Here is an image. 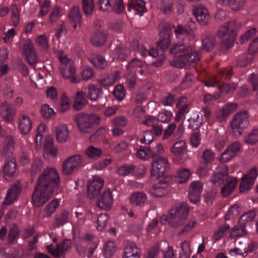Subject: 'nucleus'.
Returning <instances> with one entry per match:
<instances>
[{
	"mask_svg": "<svg viewBox=\"0 0 258 258\" xmlns=\"http://www.w3.org/2000/svg\"><path fill=\"white\" fill-rule=\"evenodd\" d=\"M43 168V164L42 160L39 159L34 160L32 164L31 173L32 176H35L39 173Z\"/></svg>",
	"mask_w": 258,
	"mask_h": 258,
	"instance_id": "obj_47",
	"label": "nucleus"
},
{
	"mask_svg": "<svg viewBox=\"0 0 258 258\" xmlns=\"http://www.w3.org/2000/svg\"><path fill=\"white\" fill-rule=\"evenodd\" d=\"M19 233L18 227L16 225H13L10 228L8 236V241L9 243H12L14 242L16 237Z\"/></svg>",
	"mask_w": 258,
	"mask_h": 258,
	"instance_id": "obj_51",
	"label": "nucleus"
},
{
	"mask_svg": "<svg viewBox=\"0 0 258 258\" xmlns=\"http://www.w3.org/2000/svg\"><path fill=\"white\" fill-rule=\"evenodd\" d=\"M69 221V213L66 211H62L59 214L56 216L54 225L58 227L63 225Z\"/></svg>",
	"mask_w": 258,
	"mask_h": 258,
	"instance_id": "obj_36",
	"label": "nucleus"
},
{
	"mask_svg": "<svg viewBox=\"0 0 258 258\" xmlns=\"http://www.w3.org/2000/svg\"><path fill=\"white\" fill-rule=\"evenodd\" d=\"M32 121L27 115H23L20 120L19 128L22 134L26 135L30 131L32 127Z\"/></svg>",
	"mask_w": 258,
	"mask_h": 258,
	"instance_id": "obj_28",
	"label": "nucleus"
},
{
	"mask_svg": "<svg viewBox=\"0 0 258 258\" xmlns=\"http://www.w3.org/2000/svg\"><path fill=\"white\" fill-rule=\"evenodd\" d=\"M119 74L117 72H114L113 73L101 78L99 80V83L104 86L111 85L116 81Z\"/></svg>",
	"mask_w": 258,
	"mask_h": 258,
	"instance_id": "obj_37",
	"label": "nucleus"
},
{
	"mask_svg": "<svg viewBox=\"0 0 258 258\" xmlns=\"http://www.w3.org/2000/svg\"><path fill=\"white\" fill-rule=\"evenodd\" d=\"M186 144L184 141L180 140L175 142L171 149L172 152L175 155L182 154L185 150Z\"/></svg>",
	"mask_w": 258,
	"mask_h": 258,
	"instance_id": "obj_45",
	"label": "nucleus"
},
{
	"mask_svg": "<svg viewBox=\"0 0 258 258\" xmlns=\"http://www.w3.org/2000/svg\"><path fill=\"white\" fill-rule=\"evenodd\" d=\"M248 112L244 110L238 112L234 115L231 121V126L232 135L236 138L240 137L243 130L248 126Z\"/></svg>",
	"mask_w": 258,
	"mask_h": 258,
	"instance_id": "obj_6",
	"label": "nucleus"
},
{
	"mask_svg": "<svg viewBox=\"0 0 258 258\" xmlns=\"http://www.w3.org/2000/svg\"><path fill=\"white\" fill-rule=\"evenodd\" d=\"M200 59L201 53L199 51H186L184 54L179 55L175 59L174 65L178 68L186 69L199 61Z\"/></svg>",
	"mask_w": 258,
	"mask_h": 258,
	"instance_id": "obj_7",
	"label": "nucleus"
},
{
	"mask_svg": "<svg viewBox=\"0 0 258 258\" xmlns=\"http://www.w3.org/2000/svg\"><path fill=\"white\" fill-rule=\"evenodd\" d=\"M74 120L77 124L79 131L87 134L91 133L95 126L99 124L100 117L93 113L81 112L74 115Z\"/></svg>",
	"mask_w": 258,
	"mask_h": 258,
	"instance_id": "obj_4",
	"label": "nucleus"
},
{
	"mask_svg": "<svg viewBox=\"0 0 258 258\" xmlns=\"http://www.w3.org/2000/svg\"><path fill=\"white\" fill-rule=\"evenodd\" d=\"M108 219L109 217L107 214L100 215L97 219V229L99 231H102L105 227Z\"/></svg>",
	"mask_w": 258,
	"mask_h": 258,
	"instance_id": "obj_49",
	"label": "nucleus"
},
{
	"mask_svg": "<svg viewBox=\"0 0 258 258\" xmlns=\"http://www.w3.org/2000/svg\"><path fill=\"white\" fill-rule=\"evenodd\" d=\"M246 0H231L228 4L233 10H239L245 4Z\"/></svg>",
	"mask_w": 258,
	"mask_h": 258,
	"instance_id": "obj_62",
	"label": "nucleus"
},
{
	"mask_svg": "<svg viewBox=\"0 0 258 258\" xmlns=\"http://www.w3.org/2000/svg\"><path fill=\"white\" fill-rule=\"evenodd\" d=\"M91 62L98 69H103L107 66L105 59L101 56L98 55L91 60Z\"/></svg>",
	"mask_w": 258,
	"mask_h": 258,
	"instance_id": "obj_48",
	"label": "nucleus"
},
{
	"mask_svg": "<svg viewBox=\"0 0 258 258\" xmlns=\"http://www.w3.org/2000/svg\"><path fill=\"white\" fill-rule=\"evenodd\" d=\"M136 166L133 165H123L117 170V173L121 176H126L130 173H135Z\"/></svg>",
	"mask_w": 258,
	"mask_h": 258,
	"instance_id": "obj_44",
	"label": "nucleus"
},
{
	"mask_svg": "<svg viewBox=\"0 0 258 258\" xmlns=\"http://www.w3.org/2000/svg\"><path fill=\"white\" fill-rule=\"evenodd\" d=\"M87 100L85 98L82 93L78 92L76 94L73 107L76 110L79 111L82 109L87 105Z\"/></svg>",
	"mask_w": 258,
	"mask_h": 258,
	"instance_id": "obj_30",
	"label": "nucleus"
},
{
	"mask_svg": "<svg viewBox=\"0 0 258 258\" xmlns=\"http://www.w3.org/2000/svg\"><path fill=\"white\" fill-rule=\"evenodd\" d=\"M41 113L43 118L49 119L51 116L55 114L53 109L50 108L48 105L44 104L42 106Z\"/></svg>",
	"mask_w": 258,
	"mask_h": 258,
	"instance_id": "obj_54",
	"label": "nucleus"
},
{
	"mask_svg": "<svg viewBox=\"0 0 258 258\" xmlns=\"http://www.w3.org/2000/svg\"><path fill=\"white\" fill-rule=\"evenodd\" d=\"M188 208L186 203H182L170 210L168 216L163 215L160 221L162 224L167 222L171 227L177 228L182 225L188 214Z\"/></svg>",
	"mask_w": 258,
	"mask_h": 258,
	"instance_id": "obj_2",
	"label": "nucleus"
},
{
	"mask_svg": "<svg viewBox=\"0 0 258 258\" xmlns=\"http://www.w3.org/2000/svg\"><path fill=\"white\" fill-rule=\"evenodd\" d=\"M0 113L4 119L8 121H11L15 114L14 106L10 103H4L0 108Z\"/></svg>",
	"mask_w": 258,
	"mask_h": 258,
	"instance_id": "obj_20",
	"label": "nucleus"
},
{
	"mask_svg": "<svg viewBox=\"0 0 258 258\" xmlns=\"http://www.w3.org/2000/svg\"><path fill=\"white\" fill-rule=\"evenodd\" d=\"M232 71L231 69H224L219 72V74L216 77L215 80H219V77L221 78L222 80L223 79L229 80L232 76Z\"/></svg>",
	"mask_w": 258,
	"mask_h": 258,
	"instance_id": "obj_59",
	"label": "nucleus"
},
{
	"mask_svg": "<svg viewBox=\"0 0 258 258\" xmlns=\"http://www.w3.org/2000/svg\"><path fill=\"white\" fill-rule=\"evenodd\" d=\"M246 231L244 227H239L235 226L232 228V232L230 234V236L232 238L234 237H240L246 234Z\"/></svg>",
	"mask_w": 258,
	"mask_h": 258,
	"instance_id": "obj_58",
	"label": "nucleus"
},
{
	"mask_svg": "<svg viewBox=\"0 0 258 258\" xmlns=\"http://www.w3.org/2000/svg\"><path fill=\"white\" fill-rule=\"evenodd\" d=\"M113 203V198L111 192L109 190H105L97 199L96 205L102 210H109Z\"/></svg>",
	"mask_w": 258,
	"mask_h": 258,
	"instance_id": "obj_12",
	"label": "nucleus"
},
{
	"mask_svg": "<svg viewBox=\"0 0 258 258\" xmlns=\"http://www.w3.org/2000/svg\"><path fill=\"white\" fill-rule=\"evenodd\" d=\"M56 139L60 143L67 141L69 136V131L67 124H60L56 128Z\"/></svg>",
	"mask_w": 258,
	"mask_h": 258,
	"instance_id": "obj_21",
	"label": "nucleus"
},
{
	"mask_svg": "<svg viewBox=\"0 0 258 258\" xmlns=\"http://www.w3.org/2000/svg\"><path fill=\"white\" fill-rule=\"evenodd\" d=\"M104 255L106 257L111 256L116 249V246L114 242L109 241L106 243L104 247Z\"/></svg>",
	"mask_w": 258,
	"mask_h": 258,
	"instance_id": "obj_50",
	"label": "nucleus"
},
{
	"mask_svg": "<svg viewBox=\"0 0 258 258\" xmlns=\"http://www.w3.org/2000/svg\"><path fill=\"white\" fill-rule=\"evenodd\" d=\"M16 166V160L13 157H9V158L6 159L3 168L5 178H7V177H12L15 174Z\"/></svg>",
	"mask_w": 258,
	"mask_h": 258,
	"instance_id": "obj_18",
	"label": "nucleus"
},
{
	"mask_svg": "<svg viewBox=\"0 0 258 258\" xmlns=\"http://www.w3.org/2000/svg\"><path fill=\"white\" fill-rule=\"evenodd\" d=\"M172 179V177L170 176H166L163 179H160L159 182L151 189V194L157 198L166 196L170 190L169 186Z\"/></svg>",
	"mask_w": 258,
	"mask_h": 258,
	"instance_id": "obj_9",
	"label": "nucleus"
},
{
	"mask_svg": "<svg viewBox=\"0 0 258 258\" xmlns=\"http://www.w3.org/2000/svg\"><path fill=\"white\" fill-rule=\"evenodd\" d=\"M82 158L80 155H73L66 159L62 164V172L65 175L71 174L73 171L81 166Z\"/></svg>",
	"mask_w": 258,
	"mask_h": 258,
	"instance_id": "obj_10",
	"label": "nucleus"
},
{
	"mask_svg": "<svg viewBox=\"0 0 258 258\" xmlns=\"http://www.w3.org/2000/svg\"><path fill=\"white\" fill-rule=\"evenodd\" d=\"M193 13L197 21L201 25H206L208 24L210 17L208 10L205 7H195L193 10Z\"/></svg>",
	"mask_w": 258,
	"mask_h": 258,
	"instance_id": "obj_15",
	"label": "nucleus"
},
{
	"mask_svg": "<svg viewBox=\"0 0 258 258\" xmlns=\"http://www.w3.org/2000/svg\"><path fill=\"white\" fill-rule=\"evenodd\" d=\"M70 104L69 98L65 95L62 94L60 97V103L58 108V111L59 113H63L67 111L70 108Z\"/></svg>",
	"mask_w": 258,
	"mask_h": 258,
	"instance_id": "obj_39",
	"label": "nucleus"
},
{
	"mask_svg": "<svg viewBox=\"0 0 258 258\" xmlns=\"http://www.w3.org/2000/svg\"><path fill=\"white\" fill-rule=\"evenodd\" d=\"M244 142L249 145H253L258 142V130L254 129L246 136L244 138Z\"/></svg>",
	"mask_w": 258,
	"mask_h": 258,
	"instance_id": "obj_41",
	"label": "nucleus"
},
{
	"mask_svg": "<svg viewBox=\"0 0 258 258\" xmlns=\"http://www.w3.org/2000/svg\"><path fill=\"white\" fill-rule=\"evenodd\" d=\"M59 181V177L54 168H46L43 171L37 180L32 195V202L35 207L43 206L52 197Z\"/></svg>",
	"mask_w": 258,
	"mask_h": 258,
	"instance_id": "obj_1",
	"label": "nucleus"
},
{
	"mask_svg": "<svg viewBox=\"0 0 258 258\" xmlns=\"http://www.w3.org/2000/svg\"><path fill=\"white\" fill-rule=\"evenodd\" d=\"M159 31V39L156 42L158 50L164 52L167 50L171 43V35L172 34L173 25L167 21H162L158 26Z\"/></svg>",
	"mask_w": 258,
	"mask_h": 258,
	"instance_id": "obj_5",
	"label": "nucleus"
},
{
	"mask_svg": "<svg viewBox=\"0 0 258 258\" xmlns=\"http://www.w3.org/2000/svg\"><path fill=\"white\" fill-rule=\"evenodd\" d=\"M59 205L57 199L52 200L45 208V215L44 217H49L56 210Z\"/></svg>",
	"mask_w": 258,
	"mask_h": 258,
	"instance_id": "obj_42",
	"label": "nucleus"
},
{
	"mask_svg": "<svg viewBox=\"0 0 258 258\" xmlns=\"http://www.w3.org/2000/svg\"><path fill=\"white\" fill-rule=\"evenodd\" d=\"M188 49V46H185L182 41H178L172 45V47L169 50V53L171 55H173L175 56L178 53L187 51Z\"/></svg>",
	"mask_w": 258,
	"mask_h": 258,
	"instance_id": "obj_29",
	"label": "nucleus"
},
{
	"mask_svg": "<svg viewBox=\"0 0 258 258\" xmlns=\"http://www.w3.org/2000/svg\"><path fill=\"white\" fill-rule=\"evenodd\" d=\"M76 72V67L74 64L70 62L62 63L60 67V73L66 79L71 78Z\"/></svg>",
	"mask_w": 258,
	"mask_h": 258,
	"instance_id": "obj_23",
	"label": "nucleus"
},
{
	"mask_svg": "<svg viewBox=\"0 0 258 258\" xmlns=\"http://www.w3.org/2000/svg\"><path fill=\"white\" fill-rule=\"evenodd\" d=\"M172 113L169 111L160 112L158 115L159 119L162 122H168L172 118Z\"/></svg>",
	"mask_w": 258,
	"mask_h": 258,
	"instance_id": "obj_64",
	"label": "nucleus"
},
{
	"mask_svg": "<svg viewBox=\"0 0 258 258\" xmlns=\"http://www.w3.org/2000/svg\"><path fill=\"white\" fill-rule=\"evenodd\" d=\"M100 89L95 85L91 84L88 86V96L91 100H96L99 97Z\"/></svg>",
	"mask_w": 258,
	"mask_h": 258,
	"instance_id": "obj_40",
	"label": "nucleus"
},
{
	"mask_svg": "<svg viewBox=\"0 0 258 258\" xmlns=\"http://www.w3.org/2000/svg\"><path fill=\"white\" fill-rule=\"evenodd\" d=\"M141 249L135 243H128L124 248L122 258H140Z\"/></svg>",
	"mask_w": 258,
	"mask_h": 258,
	"instance_id": "obj_17",
	"label": "nucleus"
},
{
	"mask_svg": "<svg viewBox=\"0 0 258 258\" xmlns=\"http://www.w3.org/2000/svg\"><path fill=\"white\" fill-rule=\"evenodd\" d=\"M202 43L203 49L207 52L210 51L216 45L215 37L213 35H208L203 39Z\"/></svg>",
	"mask_w": 258,
	"mask_h": 258,
	"instance_id": "obj_31",
	"label": "nucleus"
},
{
	"mask_svg": "<svg viewBox=\"0 0 258 258\" xmlns=\"http://www.w3.org/2000/svg\"><path fill=\"white\" fill-rule=\"evenodd\" d=\"M253 185V183H251L250 181L242 177L241 182L239 185V190L240 192L244 193L248 189H250Z\"/></svg>",
	"mask_w": 258,
	"mask_h": 258,
	"instance_id": "obj_56",
	"label": "nucleus"
},
{
	"mask_svg": "<svg viewBox=\"0 0 258 258\" xmlns=\"http://www.w3.org/2000/svg\"><path fill=\"white\" fill-rule=\"evenodd\" d=\"M113 94L117 100L121 101L125 96V90L123 85H117L113 91Z\"/></svg>",
	"mask_w": 258,
	"mask_h": 258,
	"instance_id": "obj_55",
	"label": "nucleus"
},
{
	"mask_svg": "<svg viewBox=\"0 0 258 258\" xmlns=\"http://www.w3.org/2000/svg\"><path fill=\"white\" fill-rule=\"evenodd\" d=\"M106 38L107 35L105 32H96L93 34L90 41L94 46L100 47L105 44Z\"/></svg>",
	"mask_w": 258,
	"mask_h": 258,
	"instance_id": "obj_27",
	"label": "nucleus"
},
{
	"mask_svg": "<svg viewBox=\"0 0 258 258\" xmlns=\"http://www.w3.org/2000/svg\"><path fill=\"white\" fill-rule=\"evenodd\" d=\"M85 154L90 159L96 160L101 156L102 152L101 149L90 146L86 149Z\"/></svg>",
	"mask_w": 258,
	"mask_h": 258,
	"instance_id": "obj_34",
	"label": "nucleus"
},
{
	"mask_svg": "<svg viewBox=\"0 0 258 258\" xmlns=\"http://www.w3.org/2000/svg\"><path fill=\"white\" fill-rule=\"evenodd\" d=\"M161 10L166 15L170 14L173 10V1L167 0L161 7Z\"/></svg>",
	"mask_w": 258,
	"mask_h": 258,
	"instance_id": "obj_60",
	"label": "nucleus"
},
{
	"mask_svg": "<svg viewBox=\"0 0 258 258\" xmlns=\"http://www.w3.org/2000/svg\"><path fill=\"white\" fill-rule=\"evenodd\" d=\"M5 146L3 148L2 153L3 156L9 157L12 155V150H13L14 142L13 138L11 136L7 137L5 139Z\"/></svg>",
	"mask_w": 258,
	"mask_h": 258,
	"instance_id": "obj_35",
	"label": "nucleus"
},
{
	"mask_svg": "<svg viewBox=\"0 0 258 258\" xmlns=\"http://www.w3.org/2000/svg\"><path fill=\"white\" fill-rule=\"evenodd\" d=\"M237 184V180L236 178L231 177L226 181V183L222 188L221 193L224 197H228L230 195Z\"/></svg>",
	"mask_w": 258,
	"mask_h": 258,
	"instance_id": "obj_25",
	"label": "nucleus"
},
{
	"mask_svg": "<svg viewBox=\"0 0 258 258\" xmlns=\"http://www.w3.org/2000/svg\"><path fill=\"white\" fill-rule=\"evenodd\" d=\"M228 167L226 165L222 166L220 168L219 171L212 176L211 180L215 185L219 186L231 177L228 176Z\"/></svg>",
	"mask_w": 258,
	"mask_h": 258,
	"instance_id": "obj_14",
	"label": "nucleus"
},
{
	"mask_svg": "<svg viewBox=\"0 0 258 258\" xmlns=\"http://www.w3.org/2000/svg\"><path fill=\"white\" fill-rule=\"evenodd\" d=\"M146 200V195L143 192L133 193L130 197V202L133 206H143Z\"/></svg>",
	"mask_w": 258,
	"mask_h": 258,
	"instance_id": "obj_22",
	"label": "nucleus"
},
{
	"mask_svg": "<svg viewBox=\"0 0 258 258\" xmlns=\"http://www.w3.org/2000/svg\"><path fill=\"white\" fill-rule=\"evenodd\" d=\"M203 159L206 164L212 162L215 158V153L209 149L205 150L202 154Z\"/></svg>",
	"mask_w": 258,
	"mask_h": 258,
	"instance_id": "obj_57",
	"label": "nucleus"
},
{
	"mask_svg": "<svg viewBox=\"0 0 258 258\" xmlns=\"http://www.w3.org/2000/svg\"><path fill=\"white\" fill-rule=\"evenodd\" d=\"M205 85H206L207 87L210 86H213L215 87L217 86L219 90L220 91L221 93L226 94L228 93L230 90L231 89V87L230 85L228 83H225L224 82H222L221 83L219 80H215V82H206L205 83Z\"/></svg>",
	"mask_w": 258,
	"mask_h": 258,
	"instance_id": "obj_32",
	"label": "nucleus"
},
{
	"mask_svg": "<svg viewBox=\"0 0 258 258\" xmlns=\"http://www.w3.org/2000/svg\"><path fill=\"white\" fill-rule=\"evenodd\" d=\"M130 51L128 49H127L124 45H119L117 46L116 49V53L118 56V59L120 60L123 61L125 59L126 57L129 54Z\"/></svg>",
	"mask_w": 258,
	"mask_h": 258,
	"instance_id": "obj_43",
	"label": "nucleus"
},
{
	"mask_svg": "<svg viewBox=\"0 0 258 258\" xmlns=\"http://www.w3.org/2000/svg\"><path fill=\"white\" fill-rule=\"evenodd\" d=\"M72 242L70 240L65 239L63 241L61 246L57 244V249L60 250V256L63 254L64 252L67 251L71 247Z\"/></svg>",
	"mask_w": 258,
	"mask_h": 258,
	"instance_id": "obj_61",
	"label": "nucleus"
},
{
	"mask_svg": "<svg viewBox=\"0 0 258 258\" xmlns=\"http://www.w3.org/2000/svg\"><path fill=\"white\" fill-rule=\"evenodd\" d=\"M190 171L188 169H183L180 171L178 174V182L180 183L186 182L190 176Z\"/></svg>",
	"mask_w": 258,
	"mask_h": 258,
	"instance_id": "obj_63",
	"label": "nucleus"
},
{
	"mask_svg": "<svg viewBox=\"0 0 258 258\" xmlns=\"http://www.w3.org/2000/svg\"><path fill=\"white\" fill-rule=\"evenodd\" d=\"M23 50L30 65L33 66L37 62V56L31 41H29L24 45Z\"/></svg>",
	"mask_w": 258,
	"mask_h": 258,
	"instance_id": "obj_16",
	"label": "nucleus"
},
{
	"mask_svg": "<svg viewBox=\"0 0 258 258\" xmlns=\"http://www.w3.org/2000/svg\"><path fill=\"white\" fill-rule=\"evenodd\" d=\"M237 104L235 103L227 104L223 107L222 110L217 115L216 119L219 121L224 120L230 113L234 112L237 109Z\"/></svg>",
	"mask_w": 258,
	"mask_h": 258,
	"instance_id": "obj_24",
	"label": "nucleus"
},
{
	"mask_svg": "<svg viewBox=\"0 0 258 258\" xmlns=\"http://www.w3.org/2000/svg\"><path fill=\"white\" fill-rule=\"evenodd\" d=\"M149 150H148L149 153H150V156L151 158H155L160 154H162L164 152V148L162 145L157 144V145L153 147H149Z\"/></svg>",
	"mask_w": 258,
	"mask_h": 258,
	"instance_id": "obj_52",
	"label": "nucleus"
},
{
	"mask_svg": "<svg viewBox=\"0 0 258 258\" xmlns=\"http://www.w3.org/2000/svg\"><path fill=\"white\" fill-rule=\"evenodd\" d=\"M82 4L84 13L86 15H91L94 8L93 0H82Z\"/></svg>",
	"mask_w": 258,
	"mask_h": 258,
	"instance_id": "obj_46",
	"label": "nucleus"
},
{
	"mask_svg": "<svg viewBox=\"0 0 258 258\" xmlns=\"http://www.w3.org/2000/svg\"><path fill=\"white\" fill-rule=\"evenodd\" d=\"M169 168L168 162L166 159L159 156L155 158L152 163L150 170L151 177H156L157 178L163 179L166 175V172Z\"/></svg>",
	"mask_w": 258,
	"mask_h": 258,
	"instance_id": "obj_8",
	"label": "nucleus"
},
{
	"mask_svg": "<svg viewBox=\"0 0 258 258\" xmlns=\"http://www.w3.org/2000/svg\"><path fill=\"white\" fill-rule=\"evenodd\" d=\"M20 191L21 187L19 184H15L12 185L7 192L3 204L5 205L11 204L17 198Z\"/></svg>",
	"mask_w": 258,
	"mask_h": 258,
	"instance_id": "obj_19",
	"label": "nucleus"
},
{
	"mask_svg": "<svg viewBox=\"0 0 258 258\" xmlns=\"http://www.w3.org/2000/svg\"><path fill=\"white\" fill-rule=\"evenodd\" d=\"M69 17L73 23V27L75 29H76L78 25H81L82 15L79 7L75 6L73 7L69 14Z\"/></svg>",
	"mask_w": 258,
	"mask_h": 258,
	"instance_id": "obj_26",
	"label": "nucleus"
},
{
	"mask_svg": "<svg viewBox=\"0 0 258 258\" xmlns=\"http://www.w3.org/2000/svg\"><path fill=\"white\" fill-rule=\"evenodd\" d=\"M127 9L128 11H131L132 9H134L135 10L138 12L141 16L142 15L143 13L146 11V10L145 3L144 1L142 0H138L131 3H129Z\"/></svg>",
	"mask_w": 258,
	"mask_h": 258,
	"instance_id": "obj_33",
	"label": "nucleus"
},
{
	"mask_svg": "<svg viewBox=\"0 0 258 258\" xmlns=\"http://www.w3.org/2000/svg\"><path fill=\"white\" fill-rule=\"evenodd\" d=\"M240 148V146L238 142H235L229 145L221 154L220 161L223 163L229 161L238 153Z\"/></svg>",
	"mask_w": 258,
	"mask_h": 258,
	"instance_id": "obj_13",
	"label": "nucleus"
},
{
	"mask_svg": "<svg viewBox=\"0 0 258 258\" xmlns=\"http://www.w3.org/2000/svg\"><path fill=\"white\" fill-rule=\"evenodd\" d=\"M240 27V22L233 20L219 28L217 34L221 39V44L224 48L228 49L233 46L236 37V31Z\"/></svg>",
	"mask_w": 258,
	"mask_h": 258,
	"instance_id": "obj_3",
	"label": "nucleus"
},
{
	"mask_svg": "<svg viewBox=\"0 0 258 258\" xmlns=\"http://www.w3.org/2000/svg\"><path fill=\"white\" fill-rule=\"evenodd\" d=\"M181 248L182 251L180 254L179 258H189L191 250L189 242L184 241L182 243Z\"/></svg>",
	"mask_w": 258,
	"mask_h": 258,
	"instance_id": "obj_53",
	"label": "nucleus"
},
{
	"mask_svg": "<svg viewBox=\"0 0 258 258\" xmlns=\"http://www.w3.org/2000/svg\"><path fill=\"white\" fill-rule=\"evenodd\" d=\"M124 8L123 0H113L110 3V6H109V9L116 14L122 13Z\"/></svg>",
	"mask_w": 258,
	"mask_h": 258,
	"instance_id": "obj_38",
	"label": "nucleus"
},
{
	"mask_svg": "<svg viewBox=\"0 0 258 258\" xmlns=\"http://www.w3.org/2000/svg\"><path fill=\"white\" fill-rule=\"evenodd\" d=\"M104 185V181L101 178L93 180L87 184V197L90 199L98 197Z\"/></svg>",
	"mask_w": 258,
	"mask_h": 258,
	"instance_id": "obj_11",
	"label": "nucleus"
}]
</instances>
